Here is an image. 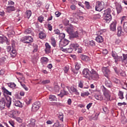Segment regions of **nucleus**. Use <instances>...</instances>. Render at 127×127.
Segmentation results:
<instances>
[{
    "label": "nucleus",
    "mask_w": 127,
    "mask_h": 127,
    "mask_svg": "<svg viewBox=\"0 0 127 127\" xmlns=\"http://www.w3.org/2000/svg\"><path fill=\"white\" fill-rule=\"evenodd\" d=\"M50 83V80L46 79L42 81V85H46V84H49Z\"/></svg>",
    "instance_id": "nucleus-45"
},
{
    "label": "nucleus",
    "mask_w": 127,
    "mask_h": 127,
    "mask_svg": "<svg viewBox=\"0 0 127 127\" xmlns=\"http://www.w3.org/2000/svg\"><path fill=\"white\" fill-rule=\"evenodd\" d=\"M8 86L10 87V88H15L16 84L14 83H10L8 84Z\"/></svg>",
    "instance_id": "nucleus-49"
},
{
    "label": "nucleus",
    "mask_w": 127,
    "mask_h": 127,
    "mask_svg": "<svg viewBox=\"0 0 127 127\" xmlns=\"http://www.w3.org/2000/svg\"><path fill=\"white\" fill-rule=\"evenodd\" d=\"M103 89H102L104 95L107 99V101H110L111 100V92L109 90L107 89L105 86H103Z\"/></svg>",
    "instance_id": "nucleus-6"
},
{
    "label": "nucleus",
    "mask_w": 127,
    "mask_h": 127,
    "mask_svg": "<svg viewBox=\"0 0 127 127\" xmlns=\"http://www.w3.org/2000/svg\"><path fill=\"white\" fill-rule=\"evenodd\" d=\"M21 41L23 43L29 44L33 42V39L31 36H26L21 39Z\"/></svg>",
    "instance_id": "nucleus-7"
},
{
    "label": "nucleus",
    "mask_w": 127,
    "mask_h": 127,
    "mask_svg": "<svg viewBox=\"0 0 127 127\" xmlns=\"http://www.w3.org/2000/svg\"><path fill=\"white\" fill-rule=\"evenodd\" d=\"M70 90L72 92H73V93H75V95H79V92H78L77 89H76L75 87L71 86L70 87Z\"/></svg>",
    "instance_id": "nucleus-33"
},
{
    "label": "nucleus",
    "mask_w": 127,
    "mask_h": 127,
    "mask_svg": "<svg viewBox=\"0 0 127 127\" xmlns=\"http://www.w3.org/2000/svg\"><path fill=\"white\" fill-rule=\"evenodd\" d=\"M53 127H64V125H63V124H61L58 121L54 124Z\"/></svg>",
    "instance_id": "nucleus-31"
},
{
    "label": "nucleus",
    "mask_w": 127,
    "mask_h": 127,
    "mask_svg": "<svg viewBox=\"0 0 127 127\" xmlns=\"http://www.w3.org/2000/svg\"><path fill=\"white\" fill-rule=\"evenodd\" d=\"M118 36H123L125 34V32L123 31V29L122 27L119 26L117 28Z\"/></svg>",
    "instance_id": "nucleus-17"
},
{
    "label": "nucleus",
    "mask_w": 127,
    "mask_h": 127,
    "mask_svg": "<svg viewBox=\"0 0 127 127\" xmlns=\"http://www.w3.org/2000/svg\"><path fill=\"white\" fill-rule=\"evenodd\" d=\"M89 95L90 93L88 91L81 93V96L83 97H85V96H89Z\"/></svg>",
    "instance_id": "nucleus-46"
},
{
    "label": "nucleus",
    "mask_w": 127,
    "mask_h": 127,
    "mask_svg": "<svg viewBox=\"0 0 127 127\" xmlns=\"http://www.w3.org/2000/svg\"><path fill=\"white\" fill-rule=\"evenodd\" d=\"M105 85L106 87L108 88H112L113 87V84L112 83V81L110 80H106L105 81Z\"/></svg>",
    "instance_id": "nucleus-23"
},
{
    "label": "nucleus",
    "mask_w": 127,
    "mask_h": 127,
    "mask_svg": "<svg viewBox=\"0 0 127 127\" xmlns=\"http://www.w3.org/2000/svg\"><path fill=\"white\" fill-rule=\"evenodd\" d=\"M102 72L105 77L107 78V79H110V77H111V70L109 69V68L107 67H103L102 68Z\"/></svg>",
    "instance_id": "nucleus-8"
},
{
    "label": "nucleus",
    "mask_w": 127,
    "mask_h": 127,
    "mask_svg": "<svg viewBox=\"0 0 127 127\" xmlns=\"http://www.w3.org/2000/svg\"><path fill=\"white\" fill-rule=\"evenodd\" d=\"M20 84L22 87H23V88L25 90V91H28V88L27 87H26V85H25V84H22L21 83H20Z\"/></svg>",
    "instance_id": "nucleus-55"
},
{
    "label": "nucleus",
    "mask_w": 127,
    "mask_h": 127,
    "mask_svg": "<svg viewBox=\"0 0 127 127\" xmlns=\"http://www.w3.org/2000/svg\"><path fill=\"white\" fill-rule=\"evenodd\" d=\"M118 96L119 97V99L121 100H123L124 99V92L121 90L119 91L118 93Z\"/></svg>",
    "instance_id": "nucleus-34"
},
{
    "label": "nucleus",
    "mask_w": 127,
    "mask_h": 127,
    "mask_svg": "<svg viewBox=\"0 0 127 127\" xmlns=\"http://www.w3.org/2000/svg\"><path fill=\"white\" fill-rule=\"evenodd\" d=\"M6 9L7 12L10 13V12H11V11H14V10H15V7H14L13 6H8Z\"/></svg>",
    "instance_id": "nucleus-22"
},
{
    "label": "nucleus",
    "mask_w": 127,
    "mask_h": 127,
    "mask_svg": "<svg viewBox=\"0 0 127 127\" xmlns=\"http://www.w3.org/2000/svg\"><path fill=\"white\" fill-rule=\"evenodd\" d=\"M105 7V3L104 1H98L96 2V4L95 6V10L96 11H102Z\"/></svg>",
    "instance_id": "nucleus-5"
},
{
    "label": "nucleus",
    "mask_w": 127,
    "mask_h": 127,
    "mask_svg": "<svg viewBox=\"0 0 127 127\" xmlns=\"http://www.w3.org/2000/svg\"><path fill=\"white\" fill-rule=\"evenodd\" d=\"M12 50L11 53V55L13 57H15L16 56V50H14V48L15 47V45L14 43H12Z\"/></svg>",
    "instance_id": "nucleus-15"
},
{
    "label": "nucleus",
    "mask_w": 127,
    "mask_h": 127,
    "mask_svg": "<svg viewBox=\"0 0 127 127\" xmlns=\"http://www.w3.org/2000/svg\"><path fill=\"white\" fill-rule=\"evenodd\" d=\"M1 39L6 42V43L7 44V45H9V41H8V39L7 38H6V37H4L3 38H1Z\"/></svg>",
    "instance_id": "nucleus-53"
},
{
    "label": "nucleus",
    "mask_w": 127,
    "mask_h": 127,
    "mask_svg": "<svg viewBox=\"0 0 127 127\" xmlns=\"http://www.w3.org/2000/svg\"><path fill=\"white\" fill-rule=\"evenodd\" d=\"M90 73L92 77V80H97V79H99V74H98V72H97L94 69H91V70H90Z\"/></svg>",
    "instance_id": "nucleus-9"
},
{
    "label": "nucleus",
    "mask_w": 127,
    "mask_h": 127,
    "mask_svg": "<svg viewBox=\"0 0 127 127\" xmlns=\"http://www.w3.org/2000/svg\"><path fill=\"white\" fill-rule=\"evenodd\" d=\"M50 23H49L48 25V28L50 31H51L52 30V26H51V24H50Z\"/></svg>",
    "instance_id": "nucleus-61"
},
{
    "label": "nucleus",
    "mask_w": 127,
    "mask_h": 127,
    "mask_svg": "<svg viewBox=\"0 0 127 127\" xmlns=\"http://www.w3.org/2000/svg\"><path fill=\"white\" fill-rule=\"evenodd\" d=\"M17 114H18V111H12L10 114L11 118H12L13 119H16Z\"/></svg>",
    "instance_id": "nucleus-21"
},
{
    "label": "nucleus",
    "mask_w": 127,
    "mask_h": 127,
    "mask_svg": "<svg viewBox=\"0 0 127 127\" xmlns=\"http://www.w3.org/2000/svg\"><path fill=\"white\" fill-rule=\"evenodd\" d=\"M64 73H67V72L69 71V67L65 66L64 69Z\"/></svg>",
    "instance_id": "nucleus-59"
},
{
    "label": "nucleus",
    "mask_w": 127,
    "mask_h": 127,
    "mask_svg": "<svg viewBox=\"0 0 127 127\" xmlns=\"http://www.w3.org/2000/svg\"><path fill=\"white\" fill-rule=\"evenodd\" d=\"M51 44L54 46V47H55L56 46V40H55V38L54 37H52L51 38Z\"/></svg>",
    "instance_id": "nucleus-32"
},
{
    "label": "nucleus",
    "mask_w": 127,
    "mask_h": 127,
    "mask_svg": "<svg viewBox=\"0 0 127 127\" xmlns=\"http://www.w3.org/2000/svg\"><path fill=\"white\" fill-rule=\"evenodd\" d=\"M123 29L125 32H127V22H125L123 24Z\"/></svg>",
    "instance_id": "nucleus-44"
},
{
    "label": "nucleus",
    "mask_w": 127,
    "mask_h": 127,
    "mask_svg": "<svg viewBox=\"0 0 127 127\" xmlns=\"http://www.w3.org/2000/svg\"><path fill=\"white\" fill-rule=\"evenodd\" d=\"M71 71L72 72H73V73L75 74V75H77V74H78V72H79V70L78 69H76V68L72 69Z\"/></svg>",
    "instance_id": "nucleus-57"
},
{
    "label": "nucleus",
    "mask_w": 127,
    "mask_h": 127,
    "mask_svg": "<svg viewBox=\"0 0 127 127\" xmlns=\"http://www.w3.org/2000/svg\"><path fill=\"white\" fill-rule=\"evenodd\" d=\"M49 61L48 58L45 57H43L41 58V63L42 65H45V64H47Z\"/></svg>",
    "instance_id": "nucleus-16"
},
{
    "label": "nucleus",
    "mask_w": 127,
    "mask_h": 127,
    "mask_svg": "<svg viewBox=\"0 0 127 127\" xmlns=\"http://www.w3.org/2000/svg\"><path fill=\"white\" fill-rule=\"evenodd\" d=\"M80 68H81L80 64H79L78 63H76L75 66V69L79 71V70L80 69Z\"/></svg>",
    "instance_id": "nucleus-48"
},
{
    "label": "nucleus",
    "mask_w": 127,
    "mask_h": 127,
    "mask_svg": "<svg viewBox=\"0 0 127 127\" xmlns=\"http://www.w3.org/2000/svg\"><path fill=\"white\" fill-rule=\"evenodd\" d=\"M58 117H59V119H60V121H61L62 122H63V119H64L63 114L62 113L61 114H59Z\"/></svg>",
    "instance_id": "nucleus-54"
},
{
    "label": "nucleus",
    "mask_w": 127,
    "mask_h": 127,
    "mask_svg": "<svg viewBox=\"0 0 127 127\" xmlns=\"http://www.w3.org/2000/svg\"><path fill=\"white\" fill-rule=\"evenodd\" d=\"M88 45H89V46H96V43H95V41L92 40L89 41L88 43Z\"/></svg>",
    "instance_id": "nucleus-43"
},
{
    "label": "nucleus",
    "mask_w": 127,
    "mask_h": 127,
    "mask_svg": "<svg viewBox=\"0 0 127 127\" xmlns=\"http://www.w3.org/2000/svg\"><path fill=\"white\" fill-rule=\"evenodd\" d=\"M8 31L7 33L8 36H9V35H14V34H15L14 31H13V30L12 29L8 30Z\"/></svg>",
    "instance_id": "nucleus-41"
},
{
    "label": "nucleus",
    "mask_w": 127,
    "mask_h": 127,
    "mask_svg": "<svg viewBox=\"0 0 127 127\" xmlns=\"http://www.w3.org/2000/svg\"><path fill=\"white\" fill-rule=\"evenodd\" d=\"M15 106L16 107H19V108H22V104L19 101H17L15 102Z\"/></svg>",
    "instance_id": "nucleus-37"
},
{
    "label": "nucleus",
    "mask_w": 127,
    "mask_h": 127,
    "mask_svg": "<svg viewBox=\"0 0 127 127\" xmlns=\"http://www.w3.org/2000/svg\"><path fill=\"white\" fill-rule=\"evenodd\" d=\"M34 50L33 51V52H37L38 50V46L37 45H35L33 47Z\"/></svg>",
    "instance_id": "nucleus-51"
},
{
    "label": "nucleus",
    "mask_w": 127,
    "mask_h": 127,
    "mask_svg": "<svg viewBox=\"0 0 127 127\" xmlns=\"http://www.w3.org/2000/svg\"><path fill=\"white\" fill-rule=\"evenodd\" d=\"M59 37L62 38V39H63L64 38H65V34L63 33H60L59 35Z\"/></svg>",
    "instance_id": "nucleus-58"
},
{
    "label": "nucleus",
    "mask_w": 127,
    "mask_h": 127,
    "mask_svg": "<svg viewBox=\"0 0 127 127\" xmlns=\"http://www.w3.org/2000/svg\"><path fill=\"white\" fill-rule=\"evenodd\" d=\"M111 12L112 10L110 8H108L104 11L103 19L106 22H110V21L112 20V15H111Z\"/></svg>",
    "instance_id": "nucleus-2"
},
{
    "label": "nucleus",
    "mask_w": 127,
    "mask_h": 127,
    "mask_svg": "<svg viewBox=\"0 0 127 127\" xmlns=\"http://www.w3.org/2000/svg\"><path fill=\"white\" fill-rule=\"evenodd\" d=\"M67 95H69V93L64 88L63 90L61 91L60 94H58V96H60L61 98H63L64 96H67Z\"/></svg>",
    "instance_id": "nucleus-14"
},
{
    "label": "nucleus",
    "mask_w": 127,
    "mask_h": 127,
    "mask_svg": "<svg viewBox=\"0 0 127 127\" xmlns=\"http://www.w3.org/2000/svg\"><path fill=\"white\" fill-rule=\"evenodd\" d=\"M92 105H93V103H90L89 104H88L87 105L86 108H87V110H89V109H90V108H91V107H92Z\"/></svg>",
    "instance_id": "nucleus-64"
},
{
    "label": "nucleus",
    "mask_w": 127,
    "mask_h": 127,
    "mask_svg": "<svg viewBox=\"0 0 127 127\" xmlns=\"http://www.w3.org/2000/svg\"><path fill=\"white\" fill-rule=\"evenodd\" d=\"M39 36L41 39H44L46 38V34L44 33V32H40L39 34Z\"/></svg>",
    "instance_id": "nucleus-30"
},
{
    "label": "nucleus",
    "mask_w": 127,
    "mask_h": 127,
    "mask_svg": "<svg viewBox=\"0 0 127 127\" xmlns=\"http://www.w3.org/2000/svg\"><path fill=\"white\" fill-rule=\"evenodd\" d=\"M49 99L50 101H56V100H57L56 96L55 95H50Z\"/></svg>",
    "instance_id": "nucleus-40"
},
{
    "label": "nucleus",
    "mask_w": 127,
    "mask_h": 127,
    "mask_svg": "<svg viewBox=\"0 0 127 127\" xmlns=\"http://www.w3.org/2000/svg\"><path fill=\"white\" fill-rule=\"evenodd\" d=\"M112 56L115 60V63L118 64L120 60V56H118V54L116 53V52H114V51L112 52Z\"/></svg>",
    "instance_id": "nucleus-12"
},
{
    "label": "nucleus",
    "mask_w": 127,
    "mask_h": 127,
    "mask_svg": "<svg viewBox=\"0 0 127 127\" xmlns=\"http://www.w3.org/2000/svg\"><path fill=\"white\" fill-rule=\"evenodd\" d=\"M84 4L87 9H91V8H92V7L90 5V3L89 2L85 1Z\"/></svg>",
    "instance_id": "nucleus-36"
},
{
    "label": "nucleus",
    "mask_w": 127,
    "mask_h": 127,
    "mask_svg": "<svg viewBox=\"0 0 127 127\" xmlns=\"http://www.w3.org/2000/svg\"><path fill=\"white\" fill-rule=\"evenodd\" d=\"M84 84V81L80 80L78 82L79 88H83V85Z\"/></svg>",
    "instance_id": "nucleus-47"
},
{
    "label": "nucleus",
    "mask_w": 127,
    "mask_h": 127,
    "mask_svg": "<svg viewBox=\"0 0 127 127\" xmlns=\"http://www.w3.org/2000/svg\"><path fill=\"white\" fill-rule=\"evenodd\" d=\"M68 44H69V41L67 40L66 39H64L60 42V46H63L62 47L63 48L65 47V46H66V45H68Z\"/></svg>",
    "instance_id": "nucleus-18"
},
{
    "label": "nucleus",
    "mask_w": 127,
    "mask_h": 127,
    "mask_svg": "<svg viewBox=\"0 0 127 127\" xmlns=\"http://www.w3.org/2000/svg\"><path fill=\"white\" fill-rule=\"evenodd\" d=\"M123 58L122 56L119 57L120 58L118 61L120 62H121V61L122 63H124V62L126 61V60H127V54H123Z\"/></svg>",
    "instance_id": "nucleus-19"
},
{
    "label": "nucleus",
    "mask_w": 127,
    "mask_h": 127,
    "mask_svg": "<svg viewBox=\"0 0 127 127\" xmlns=\"http://www.w3.org/2000/svg\"><path fill=\"white\" fill-rule=\"evenodd\" d=\"M95 40L98 43H102V42H104V38H103V37L100 35H98L96 38Z\"/></svg>",
    "instance_id": "nucleus-20"
},
{
    "label": "nucleus",
    "mask_w": 127,
    "mask_h": 127,
    "mask_svg": "<svg viewBox=\"0 0 127 127\" xmlns=\"http://www.w3.org/2000/svg\"><path fill=\"white\" fill-rule=\"evenodd\" d=\"M94 97L96 99V100H98L99 101H101V100L103 99L102 98V96L98 94H95Z\"/></svg>",
    "instance_id": "nucleus-42"
},
{
    "label": "nucleus",
    "mask_w": 127,
    "mask_h": 127,
    "mask_svg": "<svg viewBox=\"0 0 127 127\" xmlns=\"http://www.w3.org/2000/svg\"><path fill=\"white\" fill-rule=\"evenodd\" d=\"M39 108H40V102L37 101L33 104L32 111L33 112H37L39 110Z\"/></svg>",
    "instance_id": "nucleus-10"
},
{
    "label": "nucleus",
    "mask_w": 127,
    "mask_h": 127,
    "mask_svg": "<svg viewBox=\"0 0 127 127\" xmlns=\"http://www.w3.org/2000/svg\"><path fill=\"white\" fill-rule=\"evenodd\" d=\"M75 51L77 52V53H82V48L81 47H76L74 48Z\"/></svg>",
    "instance_id": "nucleus-38"
},
{
    "label": "nucleus",
    "mask_w": 127,
    "mask_h": 127,
    "mask_svg": "<svg viewBox=\"0 0 127 127\" xmlns=\"http://www.w3.org/2000/svg\"><path fill=\"white\" fill-rule=\"evenodd\" d=\"M80 58L83 61H90V58H89V57H88L87 56H86L85 55H81L80 56Z\"/></svg>",
    "instance_id": "nucleus-25"
},
{
    "label": "nucleus",
    "mask_w": 127,
    "mask_h": 127,
    "mask_svg": "<svg viewBox=\"0 0 127 127\" xmlns=\"http://www.w3.org/2000/svg\"><path fill=\"white\" fill-rule=\"evenodd\" d=\"M31 28H28L25 31V34H29L31 33Z\"/></svg>",
    "instance_id": "nucleus-50"
},
{
    "label": "nucleus",
    "mask_w": 127,
    "mask_h": 127,
    "mask_svg": "<svg viewBox=\"0 0 127 127\" xmlns=\"http://www.w3.org/2000/svg\"><path fill=\"white\" fill-rule=\"evenodd\" d=\"M60 90V87L58 85H55L54 87V91L55 92H59Z\"/></svg>",
    "instance_id": "nucleus-52"
},
{
    "label": "nucleus",
    "mask_w": 127,
    "mask_h": 127,
    "mask_svg": "<svg viewBox=\"0 0 127 127\" xmlns=\"http://www.w3.org/2000/svg\"><path fill=\"white\" fill-rule=\"evenodd\" d=\"M31 10H28L26 12V17L28 19H29V18L31 16L32 14Z\"/></svg>",
    "instance_id": "nucleus-35"
},
{
    "label": "nucleus",
    "mask_w": 127,
    "mask_h": 127,
    "mask_svg": "<svg viewBox=\"0 0 127 127\" xmlns=\"http://www.w3.org/2000/svg\"><path fill=\"white\" fill-rule=\"evenodd\" d=\"M11 105V98L8 96L0 99V110H3L6 106L7 108H10Z\"/></svg>",
    "instance_id": "nucleus-1"
},
{
    "label": "nucleus",
    "mask_w": 127,
    "mask_h": 127,
    "mask_svg": "<svg viewBox=\"0 0 127 127\" xmlns=\"http://www.w3.org/2000/svg\"><path fill=\"white\" fill-rule=\"evenodd\" d=\"M70 8L72 10H75L76 9V5L74 4L71 5Z\"/></svg>",
    "instance_id": "nucleus-62"
},
{
    "label": "nucleus",
    "mask_w": 127,
    "mask_h": 127,
    "mask_svg": "<svg viewBox=\"0 0 127 127\" xmlns=\"http://www.w3.org/2000/svg\"><path fill=\"white\" fill-rule=\"evenodd\" d=\"M64 25H68L69 24V20L65 19L64 21Z\"/></svg>",
    "instance_id": "nucleus-63"
},
{
    "label": "nucleus",
    "mask_w": 127,
    "mask_h": 127,
    "mask_svg": "<svg viewBox=\"0 0 127 127\" xmlns=\"http://www.w3.org/2000/svg\"><path fill=\"white\" fill-rule=\"evenodd\" d=\"M76 47H79V46L77 44H71L68 48H64L62 47L63 51L64 52H67L68 53H72L73 52V49H75Z\"/></svg>",
    "instance_id": "nucleus-3"
},
{
    "label": "nucleus",
    "mask_w": 127,
    "mask_h": 127,
    "mask_svg": "<svg viewBox=\"0 0 127 127\" xmlns=\"http://www.w3.org/2000/svg\"><path fill=\"white\" fill-rule=\"evenodd\" d=\"M66 31L71 36V34L74 32V30L72 27H69L66 29Z\"/></svg>",
    "instance_id": "nucleus-28"
},
{
    "label": "nucleus",
    "mask_w": 127,
    "mask_h": 127,
    "mask_svg": "<svg viewBox=\"0 0 127 127\" xmlns=\"http://www.w3.org/2000/svg\"><path fill=\"white\" fill-rule=\"evenodd\" d=\"M120 75L122 76V77H126L127 76V74H126V72L122 71L120 72Z\"/></svg>",
    "instance_id": "nucleus-56"
},
{
    "label": "nucleus",
    "mask_w": 127,
    "mask_h": 127,
    "mask_svg": "<svg viewBox=\"0 0 127 127\" xmlns=\"http://www.w3.org/2000/svg\"><path fill=\"white\" fill-rule=\"evenodd\" d=\"M117 27V21H114L110 25V29L111 31H116V27Z\"/></svg>",
    "instance_id": "nucleus-13"
},
{
    "label": "nucleus",
    "mask_w": 127,
    "mask_h": 127,
    "mask_svg": "<svg viewBox=\"0 0 127 127\" xmlns=\"http://www.w3.org/2000/svg\"><path fill=\"white\" fill-rule=\"evenodd\" d=\"M46 49L45 50V52L49 53L50 52V49H51V47L49 45L48 43H46L45 44Z\"/></svg>",
    "instance_id": "nucleus-29"
},
{
    "label": "nucleus",
    "mask_w": 127,
    "mask_h": 127,
    "mask_svg": "<svg viewBox=\"0 0 127 127\" xmlns=\"http://www.w3.org/2000/svg\"><path fill=\"white\" fill-rule=\"evenodd\" d=\"M2 90V92L4 94H6V95H9V96H11V92H9L8 90L5 89V87L4 86L1 87Z\"/></svg>",
    "instance_id": "nucleus-26"
},
{
    "label": "nucleus",
    "mask_w": 127,
    "mask_h": 127,
    "mask_svg": "<svg viewBox=\"0 0 127 127\" xmlns=\"http://www.w3.org/2000/svg\"><path fill=\"white\" fill-rule=\"evenodd\" d=\"M115 3L117 13H121V12H122V10H123V7L122 6V5L117 1L115 2Z\"/></svg>",
    "instance_id": "nucleus-11"
},
{
    "label": "nucleus",
    "mask_w": 127,
    "mask_h": 127,
    "mask_svg": "<svg viewBox=\"0 0 127 127\" xmlns=\"http://www.w3.org/2000/svg\"><path fill=\"white\" fill-rule=\"evenodd\" d=\"M79 35H80V33H79V31H76L75 32H73L70 36L73 38H78V37H79Z\"/></svg>",
    "instance_id": "nucleus-24"
},
{
    "label": "nucleus",
    "mask_w": 127,
    "mask_h": 127,
    "mask_svg": "<svg viewBox=\"0 0 127 127\" xmlns=\"http://www.w3.org/2000/svg\"><path fill=\"white\" fill-rule=\"evenodd\" d=\"M43 19H44V17H43L42 15L39 16L38 18V20L39 21V22H40V23H42V22H43L44 21Z\"/></svg>",
    "instance_id": "nucleus-39"
},
{
    "label": "nucleus",
    "mask_w": 127,
    "mask_h": 127,
    "mask_svg": "<svg viewBox=\"0 0 127 127\" xmlns=\"http://www.w3.org/2000/svg\"><path fill=\"white\" fill-rule=\"evenodd\" d=\"M35 122H36V121H35V119H31L30 120V123H29V126L31 127H35Z\"/></svg>",
    "instance_id": "nucleus-27"
},
{
    "label": "nucleus",
    "mask_w": 127,
    "mask_h": 127,
    "mask_svg": "<svg viewBox=\"0 0 127 127\" xmlns=\"http://www.w3.org/2000/svg\"><path fill=\"white\" fill-rule=\"evenodd\" d=\"M82 75L83 77H84V78H86V79L89 80V81H91V80H93V77H92V76H91L90 70L88 68H84L83 70Z\"/></svg>",
    "instance_id": "nucleus-4"
},
{
    "label": "nucleus",
    "mask_w": 127,
    "mask_h": 127,
    "mask_svg": "<svg viewBox=\"0 0 127 127\" xmlns=\"http://www.w3.org/2000/svg\"><path fill=\"white\" fill-rule=\"evenodd\" d=\"M54 32L55 34H58V35H59L60 34V30H59V29L55 30Z\"/></svg>",
    "instance_id": "nucleus-60"
}]
</instances>
